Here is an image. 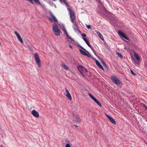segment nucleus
I'll return each instance as SVG.
<instances>
[{
  "mask_svg": "<svg viewBox=\"0 0 147 147\" xmlns=\"http://www.w3.org/2000/svg\"><path fill=\"white\" fill-rule=\"evenodd\" d=\"M53 31L54 32V34L57 36L60 34V30L59 29L58 27L57 24L54 23L53 25Z\"/></svg>",
  "mask_w": 147,
  "mask_h": 147,
  "instance_id": "obj_1",
  "label": "nucleus"
},
{
  "mask_svg": "<svg viewBox=\"0 0 147 147\" xmlns=\"http://www.w3.org/2000/svg\"><path fill=\"white\" fill-rule=\"evenodd\" d=\"M111 79L114 84L119 86H121L123 85L121 81L118 78L115 76H113L111 77Z\"/></svg>",
  "mask_w": 147,
  "mask_h": 147,
  "instance_id": "obj_2",
  "label": "nucleus"
},
{
  "mask_svg": "<svg viewBox=\"0 0 147 147\" xmlns=\"http://www.w3.org/2000/svg\"><path fill=\"white\" fill-rule=\"evenodd\" d=\"M67 10L69 13L70 16V20L73 23L74 22L75 20L76 19L74 13L72 11V10L69 8H67Z\"/></svg>",
  "mask_w": 147,
  "mask_h": 147,
  "instance_id": "obj_3",
  "label": "nucleus"
},
{
  "mask_svg": "<svg viewBox=\"0 0 147 147\" xmlns=\"http://www.w3.org/2000/svg\"><path fill=\"white\" fill-rule=\"evenodd\" d=\"M34 57L36 63L39 67H40V59L37 53H35L34 54Z\"/></svg>",
  "mask_w": 147,
  "mask_h": 147,
  "instance_id": "obj_4",
  "label": "nucleus"
},
{
  "mask_svg": "<svg viewBox=\"0 0 147 147\" xmlns=\"http://www.w3.org/2000/svg\"><path fill=\"white\" fill-rule=\"evenodd\" d=\"M77 68L81 73L83 75V74L87 71L86 69L81 65H79L77 67Z\"/></svg>",
  "mask_w": 147,
  "mask_h": 147,
  "instance_id": "obj_5",
  "label": "nucleus"
},
{
  "mask_svg": "<svg viewBox=\"0 0 147 147\" xmlns=\"http://www.w3.org/2000/svg\"><path fill=\"white\" fill-rule=\"evenodd\" d=\"M88 94L90 98L92 99L94 101H95L98 105L100 107L102 106V105L100 102L98 101L91 94L89 93Z\"/></svg>",
  "mask_w": 147,
  "mask_h": 147,
  "instance_id": "obj_6",
  "label": "nucleus"
},
{
  "mask_svg": "<svg viewBox=\"0 0 147 147\" xmlns=\"http://www.w3.org/2000/svg\"><path fill=\"white\" fill-rule=\"evenodd\" d=\"M61 28H62V30H63L67 38L69 39H70L72 41H74V39L71 38V37L68 34L67 31L65 28L64 26L63 25H62Z\"/></svg>",
  "mask_w": 147,
  "mask_h": 147,
  "instance_id": "obj_7",
  "label": "nucleus"
},
{
  "mask_svg": "<svg viewBox=\"0 0 147 147\" xmlns=\"http://www.w3.org/2000/svg\"><path fill=\"white\" fill-rule=\"evenodd\" d=\"M73 28L75 32L81 33V32L79 29V27L76 23H74V25L73 26Z\"/></svg>",
  "mask_w": 147,
  "mask_h": 147,
  "instance_id": "obj_8",
  "label": "nucleus"
},
{
  "mask_svg": "<svg viewBox=\"0 0 147 147\" xmlns=\"http://www.w3.org/2000/svg\"><path fill=\"white\" fill-rule=\"evenodd\" d=\"M65 95L66 96L67 98L70 100H71L72 98L71 96L69 93V92L68 90L66 88H65V92L64 93Z\"/></svg>",
  "mask_w": 147,
  "mask_h": 147,
  "instance_id": "obj_9",
  "label": "nucleus"
},
{
  "mask_svg": "<svg viewBox=\"0 0 147 147\" xmlns=\"http://www.w3.org/2000/svg\"><path fill=\"white\" fill-rule=\"evenodd\" d=\"M118 33L120 36L122 37L123 38L126 39V40H129V38L123 33L122 32L119 30L118 31Z\"/></svg>",
  "mask_w": 147,
  "mask_h": 147,
  "instance_id": "obj_10",
  "label": "nucleus"
},
{
  "mask_svg": "<svg viewBox=\"0 0 147 147\" xmlns=\"http://www.w3.org/2000/svg\"><path fill=\"white\" fill-rule=\"evenodd\" d=\"M32 114L35 117L38 118L39 115L38 113L36 110H33L31 112Z\"/></svg>",
  "mask_w": 147,
  "mask_h": 147,
  "instance_id": "obj_11",
  "label": "nucleus"
},
{
  "mask_svg": "<svg viewBox=\"0 0 147 147\" xmlns=\"http://www.w3.org/2000/svg\"><path fill=\"white\" fill-rule=\"evenodd\" d=\"M79 51L80 53L83 55L86 56L88 57H90V55L89 53H88V54H87L85 52L82 50L79 49Z\"/></svg>",
  "mask_w": 147,
  "mask_h": 147,
  "instance_id": "obj_12",
  "label": "nucleus"
},
{
  "mask_svg": "<svg viewBox=\"0 0 147 147\" xmlns=\"http://www.w3.org/2000/svg\"><path fill=\"white\" fill-rule=\"evenodd\" d=\"M14 33L16 36L19 41L22 43H23V41L20 36L16 31L14 32Z\"/></svg>",
  "mask_w": 147,
  "mask_h": 147,
  "instance_id": "obj_13",
  "label": "nucleus"
},
{
  "mask_svg": "<svg viewBox=\"0 0 147 147\" xmlns=\"http://www.w3.org/2000/svg\"><path fill=\"white\" fill-rule=\"evenodd\" d=\"M49 13L51 18L55 22H57V20L56 18V17L53 13L50 11H49Z\"/></svg>",
  "mask_w": 147,
  "mask_h": 147,
  "instance_id": "obj_14",
  "label": "nucleus"
},
{
  "mask_svg": "<svg viewBox=\"0 0 147 147\" xmlns=\"http://www.w3.org/2000/svg\"><path fill=\"white\" fill-rule=\"evenodd\" d=\"M61 3H63L65 4L66 7H70L68 5V3L67 2L66 0H59Z\"/></svg>",
  "mask_w": 147,
  "mask_h": 147,
  "instance_id": "obj_15",
  "label": "nucleus"
},
{
  "mask_svg": "<svg viewBox=\"0 0 147 147\" xmlns=\"http://www.w3.org/2000/svg\"><path fill=\"white\" fill-rule=\"evenodd\" d=\"M96 63L97 65L100 68L102 69V70H104L103 68L102 65L100 64V63L96 60Z\"/></svg>",
  "mask_w": 147,
  "mask_h": 147,
  "instance_id": "obj_16",
  "label": "nucleus"
},
{
  "mask_svg": "<svg viewBox=\"0 0 147 147\" xmlns=\"http://www.w3.org/2000/svg\"><path fill=\"white\" fill-rule=\"evenodd\" d=\"M97 34L98 35V36L102 40H104V38L101 34L99 32L97 31L96 32Z\"/></svg>",
  "mask_w": 147,
  "mask_h": 147,
  "instance_id": "obj_17",
  "label": "nucleus"
},
{
  "mask_svg": "<svg viewBox=\"0 0 147 147\" xmlns=\"http://www.w3.org/2000/svg\"><path fill=\"white\" fill-rule=\"evenodd\" d=\"M108 119L111 123H112L114 124H116V122H115V120L113 119V118L111 116Z\"/></svg>",
  "mask_w": 147,
  "mask_h": 147,
  "instance_id": "obj_18",
  "label": "nucleus"
},
{
  "mask_svg": "<svg viewBox=\"0 0 147 147\" xmlns=\"http://www.w3.org/2000/svg\"><path fill=\"white\" fill-rule=\"evenodd\" d=\"M134 56L136 59L137 60V61H139L140 60V58L138 56V54L136 52H134Z\"/></svg>",
  "mask_w": 147,
  "mask_h": 147,
  "instance_id": "obj_19",
  "label": "nucleus"
},
{
  "mask_svg": "<svg viewBox=\"0 0 147 147\" xmlns=\"http://www.w3.org/2000/svg\"><path fill=\"white\" fill-rule=\"evenodd\" d=\"M75 117L76 120V121L77 122H80L81 121V119L79 117L78 115H76L75 116Z\"/></svg>",
  "mask_w": 147,
  "mask_h": 147,
  "instance_id": "obj_20",
  "label": "nucleus"
},
{
  "mask_svg": "<svg viewBox=\"0 0 147 147\" xmlns=\"http://www.w3.org/2000/svg\"><path fill=\"white\" fill-rule=\"evenodd\" d=\"M82 39L88 46L90 45L89 41L86 38H83Z\"/></svg>",
  "mask_w": 147,
  "mask_h": 147,
  "instance_id": "obj_21",
  "label": "nucleus"
},
{
  "mask_svg": "<svg viewBox=\"0 0 147 147\" xmlns=\"http://www.w3.org/2000/svg\"><path fill=\"white\" fill-rule=\"evenodd\" d=\"M34 2L37 4L39 5H40L42 6V4L40 3L38 0H34Z\"/></svg>",
  "mask_w": 147,
  "mask_h": 147,
  "instance_id": "obj_22",
  "label": "nucleus"
},
{
  "mask_svg": "<svg viewBox=\"0 0 147 147\" xmlns=\"http://www.w3.org/2000/svg\"><path fill=\"white\" fill-rule=\"evenodd\" d=\"M89 47L93 51V52L94 53L95 55H96V52L95 51H94V49L93 48V47H92L91 45H89Z\"/></svg>",
  "mask_w": 147,
  "mask_h": 147,
  "instance_id": "obj_23",
  "label": "nucleus"
},
{
  "mask_svg": "<svg viewBox=\"0 0 147 147\" xmlns=\"http://www.w3.org/2000/svg\"><path fill=\"white\" fill-rule=\"evenodd\" d=\"M63 68L66 70H68L69 69L68 67H67V65H65V64H63Z\"/></svg>",
  "mask_w": 147,
  "mask_h": 147,
  "instance_id": "obj_24",
  "label": "nucleus"
},
{
  "mask_svg": "<svg viewBox=\"0 0 147 147\" xmlns=\"http://www.w3.org/2000/svg\"><path fill=\"white\" fill-rule=\"evenodd\" d=\"M78 46L79 47H81L82 49H83L84 51H86L87 53H88V52L86 51V50L85 49L84 47H82L81 45H80V44H78Z\"/></svg>",
  "mask_w": 147,
  "mask_h": 147,
  "instance_id": "obj_25",
  "label": "nucleus"
},
{
  "mask_svg": "<svg viewBox=\"0 0 147 147\" xmlns=\"http://www.w3.org/2000/svg\"><path fill=\"white\" fill-rule=\"evenodd\" d=\"M117 54L118 55V56L119 58H120L121 59H122L123 58V56H122V55L121 54L119 53L118 52H117Z\"/></svg>",
  "mask_w": 147,
  "mask_h": 147,
  "instance_id": "obj_26",
  "label": "nucleus"
},
{
  "mask_svg": "<svg viewBox=\"0 0 147 147\" xmlns=\"http://www.w3.org/2000/svg\"><path fill=\"white\" fill-rule=\"evenodd\" d=\"M87 28L89 29L92 30V28L90 25H86Z\"/></svg>",
  "mask_w": 147,
  "mask_h": 147,
  "instance_id": "obj_27",
  "label": "nucleus"
},
{
  "mask_svg": "<svg viewBox=\"0 0 147 147\" xmlns=\"http://www.w3.org/2000/svg\"><path fill=\"white\" fill-rule=\"evenodd\" d=\"M81 34V35L83 37H85L86 36V34L84 33H82L81 32V33H80Z\"/></svg>",
  "mask_w": 147,
  "mask_h": 147,
  "instance_id": "obj_28",
  "label": "nucleus"
},
{
  "mask_svg": "<svg viewBox=\"0 0 147 147\" xmlns=\"http://www.w3.org/2000/svg\"><path fill=\"white\" fill-rule=\"evenodd\" d=\"M131 73L134 75H136V74H135L132 70H130Z\"/></svg>",
  "mask_w": 147,
  "mask_h": 147,
  "instance_id": "obj_29",
  "label": "nucleus"
},
{
  "mask_svg": "<svg viewBox=\"0 0 147 147\" xmlns=\"http://www.w3.org/2000/svg\"><path fill=\"white\" fill-rule=\"evenodd\" d=\"M98 13L100 15L104 16V14L102 13L99 12H98Z\"/></svg>",
  "mask_w": 147,
  "mask_h": 147,
  "instance_id": "obj_30",
  "label": "nucleus"
},
{
  "mask_svg": "<svg viewBox=\"0 0 147 147\" xmlns=\"http://www.w3.org/2000/svg\"><path fill=\"white\" fill-rule=\"evenodd\" d=\"M65 147H71L69 144H67L65 145Z\"/></svg>",
  "mask_w": 147,
  "mask_h": 147,
  "instance_id": "obj_31",
  "label": "nucleus"
},
{
  "mask_svg": "<svg viewBox=\"0 0 147 147\" xmlns=\"http://www.w3.org/2000/svg\"><path fill=\"white\" fill-rule=\"evenodd\" d=\"M105 115H106V116H107V117L109 119V118L110 117H111L108 114H105Z\"/></svg>",
  "mask_w": 147,
  "mask_h": 147,
  "instance_id": "obj_32",
  "label": "nucleus"
},
{
  "mask_svg": "<svg viewBox=\"0 0 147 147\" xmlns=\"http://www.w3.org/2000/svg\"><path fill=\"white\" fill-rule=\"evenodd\" d=\"M49 20L51 22H52L53 21L52 19L50 17L48 18Z\"/></svg>",
  "mask_w": 147,
  "mask_h": 147,
  "instance_id": "obj_33",
  "label": "nucleus"
},
{
  "mask_svg": "<svg viewBox=\"0 0 147 147\" xmlns=\"http://www.w3.org/2000/svg\"><path fill=\"white\" fill-rule=\"evenodd\" d=\"M102 63H103V65L104 66H106V63H104V62H103Z\"/></svg>",
  "mask_w": 147,
  "mask_h": 147,
  "instance_id": "obj_34",
  "label": "nucleus"
},
{
  "mask_svg": "<svg viewBox=\"0 0 147 147\" xmlns=\"http://www.w3.org/2000/svg\"><path fill=\"white\" fill-rule=\"evenodd\" d=\"M49 3L50 5H52L53 4V3L52 2H49Z\"/></svg>",
  "mask_w": 147,
  "mask_h": 147,
  "instance_id": "obj_35",
  "label": "nucleus"
},
{
  "mask_svg": "<svg viewBox=\"0 0 147 147\" xmlns=\"http://www.w3.org/2000/svg\"><path fill=\"white\" fill-rule=\"evenodd\" d=\"M144 106L145 107L146 109H147V106L145 105H144Z\"/></svg>",
  "mask_w": 147,
  "mask_h": 147,
  "instance_id": "obj_36",
  "label": "nucleus"
},
{
  "mask_svg": "<svg viewBox=\"0 0 147 147\" xmlns=\"http://www.w3.org/2000/svg\"><path fill=\"white\" fill-rule=\"evenodd\" d=\"M69 46L71 48H72V47L71 46V45H69Z\"/></svg>",
  "mask_w": 147,
  "mask_h": 147,
  "instance_id": "obj_37",
  "label": "nucleus"
},
{
  "mask_svg": "<svg viewBox=\"0 0 147 147\" xmlns=\"http://www.w3.org/2000/svg\"><path fill=\"white\" fill-rule=\"evenodd\" d=\"M74 126H75L76 127H78V126H77V125H74Z\"/></svg>",
  "mask_w": 147,
  "mask_h": 147,
  "instance_id": "obj_38",
  "label": "nucleus"
},
{
  "mask_svg": "<svg viewBox=\"0 0 147 147\" xmlns=\"http://www.w3.org/2000/svg\"><path fill=\"white\" fill-rule=\"evenodd\" d=\"M104 11H105V13H107V11L106 10H104Z\"/></svg>",
  "mask_w": 147,
  "mask_h": 147,
  "instance_id": "obj_39",
  "label": "nucleus"
},
{
  "mask_svg": "<svg viewBox=\"0 0 147 147\" xmlns=\"http://www.w3.org/2000/svg\"><path fill=\"white\" fill-rule=\"evenodd\" d=\"M54 5H55V6H55V4H54Z\"/></svg>",
  "mask_w": 147,
  "mask_h": 147,
  "instance_id": "obj_40",
  "label": "nucleus"
}]
</instances>
